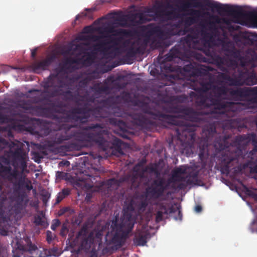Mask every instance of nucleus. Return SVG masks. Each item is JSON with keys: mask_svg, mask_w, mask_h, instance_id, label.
Masks as SVG:
<instances>
[{"mask_svg": "<svg viewBox=\"0 0 257 257\" xmlns=\"http://www.w3.org/2000/svg\"><path fill=\"white\" fill-rule=\"evenodd\" d=\"M220 86L215 85L211 79L199 78L196 82H193L192 88L196 91L200 93H205L211 90L214 95L209 96L201 95L196 101L197 105L200 107H209L213 105L215 111L219 110L221 115L234 116L237 112L243 109L244 104L242 103H234L230 101H225L220 100L222 95H225L227 93L237 99L241 100L247 98L248 100L252 95H245L244 94L246 89L252 88V87L236 88L235 89L228 88L224 84ZM250 102L249 101H248Z\"/></svg>", "mask_w": 257, "mask_h": 257, "instance_id": "obj_1", "label": "nucleus"}, {"mask_svg": "<svg viewBox=\"0 0 257 257\" xmlns=\"http://www.w3.org/2000/svg\"><path fill=\"white\" fill-rule=\"evenodd\" d=\"M6 148H9L6 154L7 157H0V176L12 181L17 179L19 173L18 168L22 172L26 170L28 156L22 145L16 146L15 143L11 145L6 140L0 137V152Z\"/></svg>", "mask_w": 257, "mask_h": 257, "instance_id": "obj_2", "label": "nucleus"}, {"mask_svg": "<svg viewBox=\"0 0 257 257\" xmlns=\"http://www.w3.org/2000/svg\"><path fill=\"white\" fill-rule=\"evenodd\" d=\"M84 56L81 58H73L68 57L60 64V68L55 70V73H51L43 81L42 86L44 88L43 93L45 94L43 100H48L50 98L63 96L65 100H72L73 98L72 92L70 90L64 91L63 88H66L68 84L64 79L68 78L67 75L60 74L70 69L74 64H83Z\"/></svg>", "mask_w": 257, "mask_h": 257, "instance_id": "obj_3", "label": "nucleus"}, {"mask_svg": "<svg viewBox=\"0 0 257 257\" xmlns=\"http://www.w3.org/2000/svg\"><path fill=\"white\" fill-rule=\"evenodd\" d=\"M107 131L99 123L90 124L83 127L82 131H71L65 134L59 135L55 138V142L60 144L64 141L74 139L76 142L83 145L84 143H94L102 150L106 151L110 148V142L106 140L104 136L107 135Z\"/></svg>", "mask_w": 257, "mask_h": 257, "instance_id": "obj_4", "label": "nucleus"}, {"mask_svg": "<svg viewBox=\"0 0 257 257\" xmlns=\"http://www.w3.org/2000/svg\"><path fill=\"white\" fill-rule=\"evenodd\" d=\"M144 115H140L137 119V124L142 128L150 131L154 125V121L147 117L149 115L151 118L159 120L163 119L170 125H174L177 137L180 138L182 136H187V133H190V136L193 138L195 131L194 126H190L179 119L178 117L169 114H164L160 111H154L150 107L146 106L143 108Z\"/></svg>", "mask_w": 257, "mask_h": 257, "instance_id": "obj_5", "label": "nucleus"}, {"mask_svg": "<svg viewBox=\"0 0 257 257\" xmlns=\"http://www.w3.org/2000/svg\"><path fill=\"white\" fill-rule=\"evenodd\" d=\"M246 139L245 136H238L233 140L230 135L220 136L214 142V147L219 151H225L227 153L221 160L222 169L228 173L234 163H237L241 154L240 146Z\"/></svg>", "mask_w": 257, "mask_h": 257, "instance_id": "obj_6", "label": "nucleus"}, {"mask_svg": "<svg viewBox=\"0 0 257 257\" xmlns=\"http://www.w3.org/2000/svg\"><path fill=\"white\" fill-rule=\"evenodd\" d=\"M201 26L202 29L200 31L197 27L190 28L188 30L189 34L185 39V42L190 48L201 49L199 41L197 40L199 34H200L202 37L201 41L203 42L204 46L207 45L208 46L207 48H205L204 51L205 54L210 58L212 63L216 64L218 67L221 68L225 63L226 59L217 54L213 51V48L209 46L212 36L206 31L204 25H202Z\"/></svg>", "mask_w": 257, "mask_h": 257, "instance_id": "obj_7", "label": "nucleus"}, {"mask_svg": "<svg viewBox=\"0 0 257 257\" xmlns=\"http://www.w3.org/2000/svg\"><path fill=\"white\" fill-rule=\"evenodd\" d=\"M136 209L135 200H131L124 206V214L121 217L118 215L114 216L111 221V241L114 243H119L125 239L132 232L135 222L132 213Z\"/></svg>", "mask_w": 257, "mask_h": 257, "instance_id": "obj_8", "label": "nucleus"}, {"mask_svg": "<svg viewBox=\"0 0 257 257\" xmlns=\"http://www.w3.org/2000/svg\"><path fill=\"white\" fill-rule=\"evenodd\" d=\"M213 105H210L209 107H205L207 108H211L209 111L198 112L193 110L192 108L183 107H175L173 108L172 112L175 113H180L186 116L192 122L200 123L203 120V114H215V117L224 119V126L228 129H237L239 132H241L243 128H247V125L245 123L243 119L241 118H232L236 116L222 115L219 113V110L215 111ZM205 108V107H204Z\"/></svg>", "mask_w": 257, "mask_h": 257, "instance_id": "obj_9", "label": "nucleus"}, {"mask_svg": "<svg viewBox=\"0 0 257 257\" xmlns=\"http://www.w3.org/2000/svg\"><path fill=\"white\" fill-rule=\"evenodd\" d=\"M102 108L97 107L94 108H90L86 106L83 107H75L72 108L67 113V118L68 120L83 123L88 121L90 115L95 114L96 116L102 117L101 114Z\"/></svg>", "mask_w": 257, "mask_h": 257, "instance_id": "obj_10", "label": "nucleus"}, {"mask_svg": "<svg viewBox=\"0 0 257 257\" xmlns=\"http://www.w3.org/2000/svg\"><path fill=\"white\" fill-rule=\"evenodd\" d=\"M79 237H82L81 246L85 249L89 250L96 245H100L103 236L102 231L94 229L89 233L88 229L83 227L78 233Z\"/></svg>", "mask_w": 257, "mask_h": 257, "instance_id": "obj_11", "label": "nucleus"}, {"mask_svg": "<svg viewBox=\"0 0 257 257\" xmlns=\"http://www.w3.org/2000/svg\"><path fill=\"white\" fill-rule=\"evenodd\" d=\"M110 84H113L117 87L119 86L118 82H115L113 76H108L103 82H96L93 84L90 89L93 92V95L87 97V100L94 103L96 98L99 97L102 94H109L112 89Z\"/></svg>", "mask_w": 257, "mask_h": 257, "instance_id": "obj_12", "label": "nucleus"}, {"mask_svg": "<svg viewBox=\"0 0 257 257\" xmlns=\"http://www.w3.org/2000/svg\"><path fill=\"white\" fill-rule=\"evenodd\" d=\"M168 184L165 183V180L162 177L154 179L150 186L146 189L145 196L150 200H156L164 195L168 188Z\"/></svg>", "mask_w": 257, "mask_h": 257, "instance_id": "obj_13", "label": "nucleus"}, {"mask_svg": "<svg viewBox=\"0 0 257 257\" xmlns=\"http://www.w3.org/2000/svg\"><path fill=\"white\" fill-rule=\"evenodd\" d=\"M185 15L180 14L177 10L170 4L164 8H158L154 14L155 19H159L162 22L182 18Z\"/></svg>", "mask_w": 257, "mask_h": 257, "instance_id": "obj_14", "label": "nucleus"}, {"mask_svg": "<svg viewBox=\"0 0 257 257\" xmlns=\"http://www.w3.org/2000/svg\"><path fill=\"white\" fill-rule=\"evenodd\" d=\"M188 55L186 53H182L179 46H175L172 48L168 54L165 55V58L163 61V66L161 67L164 68L167 71L173 72L175 70L174 68L170 64V62L174 60L175 58H179L181 60H186L188 59Z\"/></svg>", "mask_w": 257, "mask_h": 257, "instance_id": "obj_15", "label": "nucleus"}, {"mask_svg": "<svg viewBox=\"0 0 257 257\" xmlns=\"http://www.w3.org/2000/svg\"><path fill=\"white\" fill-rule=\"evenodd\" d=\"M180 8V11H186L187 8L192 6L202 7L207 6L210 9H215L217 11H224L221 4L214 2L212 0H202L201 2H197V0H185Z\"/></svg>", "mask_w": 257, "mask_h": 257, "instance_id": "obj_16", "label": "nucleus"}, {"mask_svg": "<svg viewBox=\"0 0 257 257\" xmlns=\"http://www.w3.org/2000/svg\"><path fill=\"white\" fill-rule=\"evenodd\" d=\"M217 83L218 84H226L229 86H241L240 69L235 71L232 76L225 73H220L217 77Z\"/></svg>", "mask_w": 257, "mask_h": 257, "instance_id": "obj_17", "label": "nucleus"}, {"mask_svg": "<svg viewBox=\"0 0 257 257\" xmlns=\"http://www.w3.org/2000/svg\"><path fill=\"white\" fill-rule=\"evenodd\" d=\"M106 39L100 41L94 45V50L100 52L102 54H106L112 48L118 46L121 41V38H115L112 36H104Z\"/></svg>", "mask_w": 257, "mask_h": 257, "instance_id": "obj_18", "label": "nucleus"}, {"mask_svg": "<svg viewBox=\"0 0 257 257\" xmlns=\"http://www.w3.org/2000/svg\"><path fill=\"white\" fill-rule=\"evenodd\" d=\"M18 106L26 110L36 111L41 116L50 118L55 116L54 112L56 111L54 105L50 107H44L41 106H34L28 104L25 101L21 102L18 104Z\"/></svg>", "mask_w": 257, "mask_h": 257, "instance_id": "obj_19", "label": "nucleus"}, {"mask_svg": "<svg viewBox=\"0 0 257 257\" xmlns=\"http://www.w3.org/2000/svg\"><path fill=\"white\" fill-rule=\"evenodd\" d=\"M158 210L156 214V221L160 222L163 219L164 215H168L169 214L173 213L178 212V215L177 217H175L176 220H182V214L180 210V206H174L173 205L169 206L168 207L163 203L158 204Z\"/></svg>", "mask_w": 257, "mask_h": 257, "instance_id": "obj_20", "label": "nucleus"}, {"mask_svg": "<svg viewBox=\"0 0 257 257\" xmlns=\"http://www.w3.org/2000/svg\"><path fill=\"white\" fill-rule=\"evenodd\" d=\"M227 6L226 11L233 18L238 20L249 19L256 16L255 12L245 11L240 6Z\"/></svg>", "mask_w": 257, "mask_h": 257, "instance_id": "obj_21", "label": "nucleus"}, {"mask_svg": "<svg viewBox=\"0 0 257 257\" xmlns=\"http://www.w3.org/2000/svg\"><path fill=\"white\" fill-rule=\"evenodd\" d=\"M145 30L146 31L145 36L148 38L156 35L160 39L165 40L168 37V33L155 24L152 23L148 25L145 27Z\"/></svg>", "mask_w": 257, "mask_h": 257, "instance_id": "obj_22", "label": "nucleus"}, {"mask_svg": "<svg viewBox=\"0 0 257 257\" xmlns=\"http://www.w3.org/2000/svg\"><path fill=\"white\" fill-rule=\"evenodd\" d=\"M240 76L242 86L257 84V75L253 70H248L244 68L240 69Z\"/></svg>", "mask_w": 257, "mask_h": 257, "instance_id": "obj_23", "label": "nucleus"}, {"mask_svg": "<svg viewBox=\"0 0 257 257\" xmlns=\"http://www.w3.org/2000/svg\"><path fill=\"white\" fill-rule=\"evenodd\" d=\"M148 40H144L143 43L139 41L136 42L137 47L133 45L130 46L126 50L125 57L127 58H134L137 54H143L146 50Z\"/></svg>", "mask_w": 257, "mask_h": 257, "instance_id": "obj_24", "label": "nucleus"}, {"mask_svg": "<svg viewBox=\"0 0 257 257\" xmlns=\"http://www.w3.org/2000/svg\"><path fill=\"white\" fill-rule=\"evenodd\" d=\"M150 236V233L148 230L144 227L137 229L134 239V242L138 246H144L147 242V239Z\"/></svg>", "mask_w": 257, "mask_h": 257, "instance_id": "obj_25", "label": "nucleus"}, {"mask_svg": "<svg viewBox=\"0 0 257 257\" xmlns=\"http://www.w3.org/2000/svg\"><path fill=\"white\" fill-rule=\"evenodd\" d=\"M183 70L193 77H201L204 73L202 69L197 66L195 63L192 64L190 62L183 66Z\"/></svg>", "mask_w": 257, "mask_h": 257, "instance_id": "obj_26", "label": "nucleus"}, {"mask_svg": "<svg viewBox=\"0 0 257 257\" xmlns=\"http://www.w3.org/2000/svg\"><path fill=\"white\" fill-rule=\"evenodd\" d=\"M89 43H85L79 44H70L67 50L65 51V54H73L74 52H79L78 55H80L81 54H85L87 50L84 47V46H88Z\"/></svg>", "mask_w": 257, "mask_h": 257, "instance_id": "obj_27", "label": "nucleus"}, {"mask_svg": "<svg viewBox=\"0 0 257 257\" xmlns=\"http://www.w3.org/2000/svg\"><path fill=\"white\" fill-rule=\"evenodd\" d=\"M191 16L187 17L182 19V22L184 24L185 29L188 28L190 26L196 23V18L200 16V11L196 10H191L189 14Z\"/></svg>", "mask_w": 257, "mask_h": 257, "instance_id": "obj_28", "label": "nucleus"}, {"mask_svg": "<svg viewBox=\"0 0 257 257\" xmlns=\"http://www.w3.org/2000/svg\"><path fill=\"white\" fill-rule=\"evenodd\" d=\"M53 60V57H50L42 61L36 62L32 64V68L35 72L39 70H44L51 65Z\"/></svg>", "mask_w": 257, "mask_h": 257, "instance_id": "obj_29", "label": "nucleus"}, {"mask_svg": "<svg viewBox=\"0 0 257 257\" xmlns=\"http://www.w3.org/2000/svg\"><path fill=\"white\" fill-rule=\"evenodd\" d=\"M83 147V145L80 144L79 142H76L74 140L61 146V148L63 151L65 152H71L73 151H79L81 150Z\"/></svg>", "mask_w": 257, "mask_h": 257, "instance_id": "obj_30", "label": "nucleus"}, {"mask_svg": "<svg viewBox=\"0 0 257 257\" xmlns=\"http://www.w3.org/2000/svg\"><path fill=\"white\" fill-rule=\"evenodd\" d=\"M131 21L138 24H142L150 21L151 20L143 13H137L131 17Z\"/></svg>", "mask_w": 257, "mask_h": 257, "instance_id": "obj_31", "label": "nucleus"}, {"mask_svg": "<svg viewBox=\"0 0 257 257\" xmlns=\"http://www.w3.org/2000/svg\"><path fill=\"white\" fill-rule=\"evenodd\" d=\"M13 180L12 181H10L13 183V191L15 193L19 194V199L20 200V202L18 201V203L21 204L23 201L24 198L25 196V193H20V191L23 189V187L19 184V182L17 181L13 182Z\"/></svg>", "mask_w": 257, "mask_h": 257, "instance_id": "obj_32", "label": "nucleus"}, {"mask_svg": "<svg viewBox=\"0 0 257 257\" xmlns=\"http://www.w3.org/2000/svg\"><path fill=\"white\" fill-rule=\"evenodd\" d=\"M203 132L205 135H208L206 136L207 140L210 138H212L216 134V126L214 122L206 124L203 129Z\"/></svg>", "mask_w": 257, "mask_h": 257, "instance_id": "obj_33", "label": "nucleus"}, {"mask_svg": "<svg viewBox=\"0 0 257 257\" xmlns=\"http://www.w3.org/2000/svg\"><path fill=\"white\" fill-rule=\"evenodd\" d=\"M11 216L10 213L6 212L1 205L0 207V227H3L10 221L11 219Z\"/></svg>", "mask_w": 257, "mask_h": 257, "instance_id": "obj_34", "label": "nucleus"}, {"mask_svg": "<svg viewBox=\"0 0 257 257\" xmlns=\"http://www.w3.org/2000/svg\"><path fill=\"white\" fill-rule=\"evenodd\" d=\"M97 52L98 51L94 50V45L93 46V51L91 52H86L85 56L86 58H84L83 64H86L88 66L91 65L94 61L96 58V55Z\"/></svg>", "mask_w": 257, "mask_h": 257, "instance_id": "obj_35", "label": "nucleus"}, {"mask_svg": "<svg viewBox=\"0 0 257 257\" xmlns=\"http://www.w3.org/2000/svg\"><path fill=\"white\" fill-rule=\"evenodd\" d=\"M199 172L197 170H193L187 175V184H196L198 180Z\"/></svg>", "mask_w": 257, "mask_h": 257, "instance_id": "obj_36", "label": "nucleus"}, {"mask_svg": "<svg viewBox=\"0 0 257 257\" xmlns=\"http://www.w3.org/2000/svg\"><path fill=\"white\" fill-rule=\"evenodd\" d=\"M146 163V160L145 159H142L133 168V171L135 173L134 177L141 176V171L144 170V165Z\"/></svg>", "mask_w": 257, "mask_h": 257, "instance_id": "obj_37", "label": "nucleus"}, {"mask_svg": "<svg viewBox=\"0 0 257 257\" xmlns=\"http://www.w3.org/2000/svg\"><path fill=\"white\" fill-rule=\"evenodd\" d=\"M244 94L245 95H252L250 97L249 101L251 103L257 102V86L252 87V88H247L245 90Z\"/></svg>", "mask_w": 257, "mask_h": 257, "instance_id": "obj_38", "label": "nucleus"}, {"mask_svg": "<svg viewBox=\"0 0 257 257\" xmlns=\"http://www.w3.org/2000/svg\"><path fill=\"white\" fill-rule=\"evenodd\" d=\"M122 51V48L117 46L111 48L106 54H102L105 58H114L119 55Z\"/></svg>", "mask_w": 257, "mask_h": 257, "instance_id": "obj_39", "label": "nucleus"}, {"mask_svg": "<svg viewBox=\"0 0 257 257\" xmlns=\"http://www.w3.org/2000/svg\"><path fill=\"white\" fill-rule=\"evenodd\" d=\"M136 209L139 213L144 212L148 205L146 199L140 201H135Z\"/></svg>", "mask_w": 257, "mask_h": 257, "instance_id": "obj_40", "label": "nucleus"}, {"mask_svg": "<svg viewBox=\"0 0 257 257\" xmlns=\"http://www.w3.org/2000/svg\"><path fill=\"white\" fill-rule=\"evenodd\" d=\"M206 24L210 30L215 29L216 24L220 23V19L217 16H211L210 20L206 21Z\"/></svg>", "mask_w": 257, "mask_h": 257, "instance_id": "obj_41", "label": "nucleus"}, {"mask_svg": "<svg viewBox=\"0 0 257 257\" xmlns=\"http://www.w3.org/2000/svg\"><path fill=\"white\" fill-rule=\"evenodd\" d=\"M186 173V168L184 166L175 168L172 171V178L175 179V177H179V176L185 174Z\"/></svg>", "mask_w": 257, "mask_h": 257, "instance_id": "obj_42", "label": "nucleus"}, {"mask_svg": "<svg viewBox=\"0 0 257 257\" xmlns=\"http://www.w3.org/2000/svg\"><path fill=\"white\" fill-rule=\"evenodd\" d=\"M149 172V173H154L157 175L160 174V173L156 167H154L152 165L146 166L144 168V170L141 171V176L140 178H143L144 177L145 173Z\"/></svg>", "mask_w": 257, "mask_h": 257, "instance_id": "obj_43", "label": "nucleus"}, {"mask_svg": "<svg viewBox=\"0 0 257 257\" xmlns=\"http://www.w3.org/2000/svg\"><path fill=\"white\" fill-rule=\"evenodd\" d=\"M225 55L226 56L234 58L236 60H240L241 58L240 52L236 50H226Z\"/></svg>", "mask_w": 257, "mask_h": 257, "instance_id": "obj_44", "label": "nucleus"}, {"mask_svg": "<svg viewBox=\"0 0 257 257\" xmlns=\"http://www.w3.org/2000/svg\"><path fill=\"white\" fill-rule=\"evenodd\" d=\"M70 193V190L68 188H64L62 190L61 192L58 194L56 203H60L64 198L68 196Z\"/></svg>", "mask_w": 257, "mask_h": 257, "instance_id": "obj_45", "label": "nucleus"}, {"mask_svg": "<svg viewBox=\"0 0 257 257\" xmlns=\"http://www.w3.org/2000/svg\"><path fill=\"white\" fill-rule=\"evenodd\" d=\"M28 246H20L13 250V257H21L24 252H27Z\"/></svg>", "mask_w": 257, "mask_h": 257, "instance_id": "obj_46", "label": "nucleus"}, {"mask_svg": "<svg viewBox=\"0 0 257 257\" xmlns=\"http://www.w3.org/2000/svg\"><path fill=\"white\" fill-rule=\"evenodd\" d=\"M34 223L36 226H41L44 227H47L48 225V223L40 215L35 216Z\"/></svg>", "mask_w": 257, "mask_h": 257, "instance_id": "obj_47", "label": "nucleus"}, {"mask_svg": "<svg viewBox=\"0 0 257 257\" xmlns=\"http://www.w3.org/2000/svg\"><path fill=\"white\" fill-rule=\"evenodd\" d=\"M14 120L15 119L14 118L0 112V124L13 122Z\"/></svg>", "mask_w": 257, "mask_h": 257, "instance_id": "obj_48", "label": "nucleus"}, {"mask_svg": "<svg viewBox=\"0 0 257 257\" xmlns=\"http://www.w3.org/2000/svg\"><path fill=\"white\" fill-rule=\"evenodd\" d=\"M207 148V146H203L202 148L200 147L199 157L201 161H204L208 156V153L206 151Z\"/></svg>", "mask_w": 257, "mask_h": 257, "instance_id": "obj_49", "label": "nucleus"}, {"mask_svg": "<svg viewBox=\"0 0 257 257\" xmlns=\"http://www.w3.org/2000/svg\"><path fill=\"white\" fill-rule=\"evenodd\" d=\"M243 189L245 194L251 197L256 202H257V194L255 192L250 190L245 186H243Z\"/></svg>", "mask_w": 257, "mask_h": 257, "instance_id": "obj_50", "label": "nucleus"}, {"mask_svg": "<svg viewBox=\"0 0 257 257\" xmlns=\"http://www.w3.org/2000/svg\"><path fill=\"white\" fill-rule=\"evenodd\" d=\"M113 36H122L127 34L126 30L124 29H115L114 28L113 33H112Z\"/></svg>", "mask_w": 257, "mask_h": 257, "instance_id": "obj_51", "label": "nucleus"}, {"mask_svg": "<svg viewBox=\"0 0 257 257\" xmlns=\"http://www.w3.org/2000/svg\"><path fill=\"white\" fill-rule=\"evenodd\" d=\"M249 229L252 233L257 234V217L254 218L250 223Z\"/></svg>", "mask_w": 257, "mask_h": 257, "instance_id": "obj_52", "label": "nucleus"}, {"mask_svg": "<svg viewBox=\"0 0 257 257\" xmlns=\"http://www.w3.org/2000/svg\"><path fill=\"white\" fill-rule=\"evenodd\" d=\"M61 224L60 221L58 219H56L53 220V222L51 226V228L53 230H55L57 227H58Z\"/></svg>", "mask_w": 257, "mask_h": 257, "instance_id": "obj_53", "label": "nucleus"}, {"mask_svg": "<svg viewBox=\"0 0 257 257\" xmlns=\"http://www.w3.org/2000/svg\"><path fill=\"white\" fill-rule=\"evenodd\" d=\"M68 231V230L67 226L63 224L61 229L60 235L63 236H65Z\"/></svg>", "mask_w": 257, "mask_h": 257, "instance_id": "obj_54", "label": "nucleus"}, {"mask_svg": "<svg viewBox=\"0 0 257 257\" xmlns=\"http://www.w3.org/2000/svg\"><path fill=\"white\" fill-rule=\"evenodd\" d=\"M66 174L63 172L57 171L56 173V177L57 179H64Z\"/></svg>", "mask_w": 257, "mask_h": 257, "instance_id": "obj_55", "label": "nucleus"}, {"mask_svg": "<svg viewBox=\"0 0 257 257\" xmlns=\"http://www.w3.org/2000/svg\"><path fill=\"white\" fill-rule=\"evenodd\" d=\"M175 181L178 182H186L187 183V176L186 177L181 176V175L179 176V177H175V179H173Z\"/></svg>", "mask_w": 257, "mask_h": 257, "instance_id": "obj_56", "label": "nucleus"}, {"mask_svg": "<svg viewBox=\"0 0 257 257\" xmlns=\"http://www.w3.org/2000/svg\"><path fill=\"white\" fill-rule=\"evenodd\" d=\"M101 103L105 106H110L112 103V99L106 98L101 101Z\"/></svg>", "mask_w": 257, "mask_h": 257, "instance_id": "obj_57", "label": "nucleus"}, {"mask_svg": "<svg viewBox=\"0 0 257 257\" xmlns=\"http://www.w3.org/2000/svg\"><path fill=\"white\" fill-rule=\"evenodd\" d=\"M101 37L100 36L95 35H89V40H91L93 42H98V43H99L100 42L99 39Z\"/></svg>", "mask_w": 257, "mask_h": 257, "instance_id": "obj_58", "label": "nucleus"}, {"mask_svg": "<svg viewBox=\"0 0 257 257\" xmlns=\"http://www.w3.org/2000/svg\"><path fill=\"white\" fill-rule=\"evenodd\" d=\"M24 188H25L28 191H30L33 188V186L31 184L30 181L28 180L26 182Z\"/></svg>", "mask_w": 257, "mask_h": 257, "instance_id": "obj_59", "label": "nucleus"}, {"mask_svg": "<svg viewBox=\"0 0 257 257\" xmlns=\"http://www.w3.org/2000/svg\"><path fill=\"white\" fill-rule=\"evenodd\" d=\"M252 145L254 146L253 149L250 152V153L251 154H253L252 152L253 151H257V139L254 138L252 140Z\"/></svg>", "mask_w": 257, "mask_h": 257, "instance_id": "obj_60", "label": "nucleus"}, {"mask_svg": "<svg viewBox=\"0 0 257 257\" xmlns=\"http://www.w3.org/2000/svg\"><path fill=\"white\" fill-rule=\"evenodd\" d=\"M107 184L108 185H112L113 184H118V181L115 178H111L107 181Z\"/></svg>", "mask_w": 257, "mask_h": 257, "instance_id": "obj_61", "label": "nucleus"}, {"mask_svg": "<svg viewBox=\"0 0 257 257\" xmlns=\"http://www.w3.org/2000/svg\"><path fill=\"white\" fill-rule=\"evenodd\" d=\"M114 31V27L112 26H107L104 28V32L107 34H112Z\"/></svg>", "mask_w": 257, "mask_h": 257, "instance_id": "obj_62", "label": "nucleus"}, {"mask_svg": "<svg viewBox=\"0 0 257 257\" xmlns=\"http://www.w3.org/2000/svg\"><path fill=\"white\" fill-rule=\"evenodd\" d=\"M88 82V80L87 78L83 79L79 82V84L81 86H83L84 87L86 86Z\"/></svg>", "mask_w": 257, "mask_h": 257, "instance_id": "obj_63", "label": "nucleus"}, {"mask_svg": "<svg viewBox=\"0 0 257 257\" xmlns=\"http://www.w3.org/2000/svg\"><path fill=\"white\" fill-rule=\"evenodd\" d=\"M18 181L19 182V184L22 185V186L24 188L26 183L27 181H25L24 178L21 177L18 179Z\"/></svg>", "mask_w": 257, "mask_h": 257, "instance_id": "obj_64", "label": "nucleus"}]
</instances>
